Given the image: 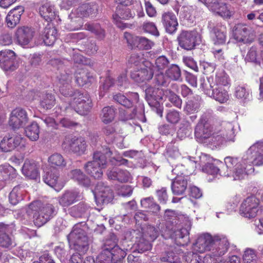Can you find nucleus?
<instances>
[{
  "label": "nucleus",
  "mask_w": 263,
  "mask_h": 263,
  "mask_svg": "<svg viewBox=\"0 0 263 263\" xmlns=\"http://www.w3.org/2000/svg\"><path fill=\"white\" fill-rule=\"evenodd\" d=\"M212 95L209 97H213L215 100L221 103L226 102L229 98L228 91L224 87L215 86L212 90Z\"/></svg>",
  "instance_id": "obj_42"
},
{
  "label": "nucleus",
  "mask_w": 263,
  "mask_h": 263,
  "mask_svg": "<svg viewBox=\"0 0 263 263\" xmlns=\"http://www.w3.org/2000/svg\"><path fill=\"white\" fill-rule=\"evenodd\" d=\"M184 257L185 263H203V258L194 252H188Z\"/></svg>",
  "instance_id": "obj_53"
},
{
  "label": "nucleus",
  "mask_w": 263,
  "mask_h": 263,
  "mask_svg": "<svg viewBox=\"0 0 263 263\" xmlns=\"http://www.w3.org/2000/svg\"><path fill=\"white\" fill-rule=\"evenodd\" d=\"M243 259L246 263H256L257 256L255 251L250 248L246 249L243 255Z\"/></svg>",
  "instance_id": "obj_55"
},
{
  "label": "nucleus",
  "mask_w": 263,
  "mask_h": 263,
  "mask_svg": "<svg viewBox=\"0 0 263 263\" xmlns=\"http://www.w3.org/2000/svg\"><path fill=\"white\" fill-rule=\"evenodd\" d=\"M84 27L86 30L93 32L95 34L100 35V37L104 36V31L101 29L99 24L87 23L85 25Z\"/></svg>",
  "instance_id": "obj_58"
},
{
  "label": "nucleus",
  "mask_w": 263,
  "mask_h": 263,
  "mask_svg": "<svg viewBox=\"0 0 263 263\" xmlns=\"http://www.w3.org/2000/svg\"><path fill=\"white\" fill-rule=\"evenodd\" d=\"M200 66L203 69L204 74H209L213 72L215 69V65L211 63L203 61L200 64Z\"/></svg>",
  "instance_id": "obj_63"
},
{
  "label": "nucleus",
  "mask_w": 263,
  "mask_h": 263,
  "mask_svg": "<svg viewBox=\"0 0 263 263\" xmlns=\"http://www.w3.org/2000/svg\"><path fill=\"white\" fill-rule=\"evenodd\" d=\"M164 98H168L175 106L180 108L182 105V100L180 97L170 89H165L164 91Z\"/></svg>",
  "instance_id": "obj_50"
},
{
  "label": "nucleus",
  "mask_w": 263,
  "mask_h": 263,
  "mask_svg": "<svg viewBox=\"0 0 263 263\" xmlns=\"http://www.w3.org/2000/svg\"><path fill=\"white\" fill-rule=\"evenodd\" d=\"M141 230V234L150 240L154 241L159 235L158 229L152 226H147L142 228Z\"/></svg>",
  "instance_id": "obj_47"
},
{
  "label": "nucleus",
  "mask_w": 263,
  "mask_h": 263,
  "mask_svg": "<svg viewBox=\"0 0 263 263\" xmlns=\"http://www.w3.org/2000/svg\"><path fill=\"white\" fill-rule=\"evenodd\" d=\"M57 34L56 28L48 24L45 28L43 35V39L45 44L47 46L52 45L57 39Z\"/></svg>",
  "instance_id": "obj_39"
},
{
  "label": "nucleus",
  "mask_w": 263,
  "mask_h": 263,
  "mask_svg": "<svg viewBox=\"0 0 263 263\" xmlns=\"http://www.w3.org/2000/svg\"><path fill=\"white\" fill-rule=\"evenodd\" d=\"M226 171L220 169L223 163L209 155L203 154L200 157L202 171L217 177L218 176L231 177L233 180L243 179L247 174L253 171V165H263V141H258L252 145L241 159L227 157L224 159Z\"/></svg>",
  "instance_id": "obj_1"
},
{
  "label": "nucleus",
  "mask_w": 263,
  "mask_h": 263,
  "mask_svg": "<svg viewBox=\"0 0 263 263\" xmlns=\"http://www.w3.org/2000/svg\"><path fill=\"white\" fill-rule=\"evenodd\" d=\"M180 15L187 20H192V16L195 17V14L192 6H186L182 8Z\"/></svg>",
  "instance_id": "obj_62"
},
{
  "label": "nucleus",
  "mask_w": 263,
  "mask_h": 263,
  "mask_svg": "<svg viewBox=\"0 0 263 263\" xmlns=\"http://www.w3.org/2000/svg\"><path fill=\"white\" fill-rule=\"evenodd\" d=\"M260 209L259 200L255 196H251L242 202L239 208V214L245 218L251 219L257 216Z\"/></svg>",
  "instance_id": "obj_13"
},
{
  "label": "nucleus",
  "mask_w": 263,
  "mask_h": 263,
  "mask_svg": "<svg viewBox=\"0 0 263 263\" xmlns=\"http://www.w3.org/2000/svg\"><path fill=\"white\" fill-rule=\"evenodd\" d=\"M27 111L20 107L13 109L10 114L9 125L14 129L23 127L28 122Z\"/></svg>",
  "instance_id": "obj_18"
},
{
  "label": "nucleus",
  "mask_w": 263,
  "mask_h": 263,
  "mask_svg": "<svg viewBox=\"0 0 263 263\" xmlns=\"http://www.w3.org/2000/svg\"><path fill=\"white\" fill-rule=\"evenodd\" d=\"M26 135L32 141H36L39 137L40 129L38 124L32 123L25 129Z\"/></svg>",
  "instance_id": "obj_46"
},
{
  "label": "nucleus",
  "mask_w": 263,
  "mask_h": 263,
  "mask_svg": "<svg viewBox=\"0 0 263 263\" xmlns=\"http://www.w3.org/2000/svg\"><path fill=\"white\" fill-rule=\"evenodd\" d=\"M118 241L114 234H110L102 246L101 251L96 259L97 263L117 262L126 256V251L119 247Z\"/></svg>",
  "instance_id": "obj_4"
},
{
  "label": "nucleus",
  "mask_w": 263,
  "mask_h": 263,
  "mask_svg": "<svg viewBox=\"0 0 263 263\" xmlns=\"http://www.w3.org/2000/svg\"><path fill=\"white\" fill-rule=\"evenodd\" d=\"M200 88L206 94L209 96L212 95L213 88L215 87L214 80L213 78L209 77L205 79L204 77H201L199 79Z\"/></svg>",
  "instance_id": "obj_43"
},
{
  "label": "nucleus",
  "mask_w": 263,
  "mask_h": 263,
  "mask_svg": "<svg viewBox=\"0 0 263 263\" xmlns=\"http://www.w3.org/2000/svg\"><path fill=\"white\" fill-rule=\"evenodd\" d=\"M116 2L120 5L117 6L116 13L113 15L112 18L117 27L123 29L125 27V24L123 23L121 20H127L133 17L135 13L127 7L130 4V0H116Z\"/></svg>",
  "instance_id": "obj_14"
},
{
  "label": "nucleus",
  "mask_w": 263,
  "mask_h": 263,
  "mask_svg": "<svg viewBox=\"0 0 263 263\" xmlns=\"http://www.w3.org/2000/svg\"><path fill=\"white\" fill-rule=\"evenodd\" d=\"M39 13L41 16L47 22H49L55 19L57 12L55 11L54 6L50 3H46L39 8Z\"/></svg>",
  "instance_id": "obj_37"
},
{
  "label": "nucleus",
  "mask_w": 263,
  "mask_h": 263,
  "mask_svg": "<svg viewBox=\"0 0 263 263\" xmlns=\"http://www.w3.org/2000/svg\"><path fill=\"white\" fill-rule=\"evenodd\" d=\"M58 86L59 88V91L65 97H72L74 91L69 84L70 82V77L66 73L61 74L58 76Z\"/></svg>",
  "instance_id": "obj_28"
},
{
  "label": "nucleus",
  "mask_w": 263,
  "mask_h": 263,
  "mask_svg": "<svg viewBox=\"0 0 263 263\" xmlns=\"http://www.w3.org/2000/svg\"><path fill=\"white\" fill-rule=\"evenodd\" d=\"M22 171L25 176L30 179H36L39 176L38 167L33 160H26Z\"/></svg>",
  "instance_id": "obj_36"
},
{
  "label": "nucleus",
  "mask_w": 263,
  "mask_h": 263,
  "mask_svg": "<svg viewBox=\"0 0 263 263\" xmlns=\"http://www.w3.org/2000/svg\"><path fill=\"white\" fill-rule=\"evenodd\" d=\"M213 41L215 44L222 45L226 43L227 39V28L225 25L218 23L211 31Z\"/></svg>",
  "instance_id": "obj_30"
},
{
  "label": "nucleus",
  "mask_w": 263,
  "mask_h": 263,
  "mask_svg": "<svg viewBox=\"0 0 263 263\" xmlns=\"http://www.w3.org/2000/svg\"><path fill=\"white\" fill-rule=\"evenodd\" d=\"M165 89L149 87L145 90V98L151 106L157 107L164 99Z\"/></svg>",
  "instance_id": "obj_25"
},
{
  "label": "nucleus",
  "mask_w": 263,
  "mask_h": 263,
  "mask_svg": "<svg viewBox=\"0 0 263 263\" xmlns=\"http://www.w3.org/2000/svg\"><path fill=\"white\" fill-rule=\"evenodd\" d=\"M214 239L211 252L203 257V263H222L219 257L224 255L229 248L230 243L224 235H215Z\"/></svg>",
  "instance_id": "obj_9"
},
{
  "label": "nucleus",
  "mask_w": 263,
  "mask_h": 263,
  "mask_svg": "<svg viewBox=\"0 0 263 263\" xmlns=\"http://www.w3.org/2000/svg\"><path fill=\"white\" fill-rule=\"evenodd\" d=\"M128 64L130 67H133L134 69L140 66L149 67L152 65V63L146 60L141 53L132 54L128 60Z\"/></svg>",
  "instance_id": "obj_38"
},
{
  "label": "nucleus",
  "mask_w": 263,
  "mask_h": 263,
  "mask_svg": "<svg viewBox=\"0 0 263 263\" xmlns=\"http://www.w3.org/2000/svg\"><path fill=\"white\" fill-rule=\"evenodd\" d=\"M167 76L173 80H178L181 76V71L176 65H172L166 71Z\"/></svg>",
  "instance_id": "obj_54"
},
{
  "label": "nucleus",
  "mask_w": 263,
  "mask_h": 263,
  "mask_svg": "<svg viewBox=\"0 0 263 263\" xmlns=\"http://www.w3.org/2000/svg\"><path fill=\"white\" fill-rule=\"evenodd\" d=\"M31 211L34 212L33 216V221L35 225L39 227L46 223L57 212L53 205H43L39 201L32 202L29 205L27 213L30 214Z\"/></svg>",
  "instance_id": "obj_8"
},
{
  "label": "nucleus",
  "mask_w": 263,
  "mask_h": 263,
  "mask_svg": "<svg viewBox=\"0 0 263 263\" xmlns=\"http://www.w3.org/2000/svg\"><path fill=\"white\" fill-rule=\"evenodd\" d=\"M93 195L98 205L107 204L110 202L114 195L112 190L103 182H99L96 185L93 191Z\"/></svg>",
  "instance_id": "obj_17"
},
{
  "label": "nucleus",
  "mask_w": 263,
  "mask_h": 263,
  "mask_svg": "<svg viewBox=\"0 0 263 263\" xmlns=\"http://www.w3.org/2000/svg\"><path fill=\"white\" fill-rule=\"evenodd\" d=\"M116 111L114 107L106 106L104 107L100 114L101 121L105 124L111 122L115 119Z\"/></svg>",
  "instance_id": "obj_45"
},
{
  "label": "nucleus",
  "mask_w": 263,
  "mask_h": 263,
  "mask_svg": "<svg viewBox=\"0 0 263 263\" xmlns=\"http://www.w3.org/2000/svg\"><path fill=\"white\" fill-rule=\"evenodd\" d=\"M55 104L54 96L51 94L43 95L40 101V105L45 109H49L53 107Z\"/></svg>",
  "instance_id": "obj_48"
},
{
  "label": "nucleus",
  "mask_w": 263,
  "mask_h": 263,
  "mask_svg": "<svg viewBox=\"0 0 263 263\" xmlns=\"http://www.w3.org/2000/svg\"><path fill=\"white\" fill-rule=\"evenodd\" d=\"M26 144V139L21 135L5 136L0 143V148L5 152H10L15 148L22 150Z\"/></svg>",
  "instance_id": "obj_15"
},
{
  "label": "nucleus",
  "mask_w": 263,
  "mask_h": 263,
  "mask_svg": "<svg viewBox=\"0 0 263 263\" xmlns=\"http://www.w3.org/2000/svg\"><path fill=\"white\" fill-rule=\"evenodd\" d=\"M16 36L18 43L24 46L27 45L33 36L32 30L27 27H22L17 29Z\"/></svg>",
  "instance_id": "obj_33"
},
{
  "label": "nucleus",
  "mask_w": 263,
  "mask_h": 263,
  "mask_svg": "<svg viewBox=\"0 0 263 263\" xmlns=\"http://www.w3.org/2000/svg\"><path fill=\"white\" fill-rule=\"evenodd\" d=\"M114 99L121 105L129 108L138 102L139 95L137 92H129L127 97H125L121 93H118L114 96Z\"/></svg>",
  "instance_id": "obj_29"
},
{
  "label": "nucleus",
  "mask_w": 263,
  "mask_h": 263,
  "mask_svg": "<svg viewBox=\"0 0 263 263\" xmlns=\"http://www.w3.org/2000/svg\"><path fill=\"white\" fill-rule=\"evenodd\" d=\"M76 81L77 84L83 86L93 81V78L86 70L82 68L78 69L75 74Z\"/></svg>",
  "instance_id": "obj_40"
},
{
  "label": "nucleus",
  "mask_w": 263,
  "mask_h": 263,
  "mask_svg": "<svg viewBox=\"0 0 263 263\" xmlns=\"http://www.w3.org/2000/svg\"><path fill=\"white\" fill-rule=\"evenodd\" d=\"M130 234L135 236V245L139 252L142 253L151 249L152 245L151 242L153 241L152 240L143 236L140 232L137 230H132Z\"/></svg>",
  "instance_id": "obj_31"
},
{
  "label": "nucleus",
  "mask_w": 263,
  "mask_h": 263,
  "mask_svg": "<svg viewBox=\"0 0 263 263\" xmlns=\"http://www.w3.org/2000/svg\"><path fill=\"white\" fill-rule=\"evenodd\" d=\"M171 224L166 226V232L168 237L174 239L176 243L183 246L189 241L188 235L191 222L188 217L183 215L174 217Z\"/></svg>",
  "instance_id": "obj_3"
},
{
  "label": "nucleus",
  "mask_w": 263,
  "mask_h": 263,
  "mask_svg": "<svg viewBox=\"0 0 263 263\" xmlns=\"http://www.w3.org/2000/svg\"><path fill=\"white\" fill-rule=\"evenodd\" d=\"M235 95L238 99L247 100L249 97V90L245 86H238L236 87Z\"/></svg>",
  "instance_id": "obj_56"
},
{
  "label": "nucleus",
  "mask_w": 263,
  "mask_h": 263,
  "mask_svg": "<svg viewBox=\"0 0 263 263\" xmlns=\"http://www.w3.org/2000/svg\"><path fill=\"white\" fill-rule=\"evenodd\" d=\"M98 6L95 3L85 4L73 10L69 17L71 22L68 24V29L70 30H77L81 29L83 22L82 18L93 17L98 12Z\"/></svg>",
  "instance_id": "obj_6"
},
{
  "label": "nucleus",
  "mask_w": 263,
  "mask_h": 263,
  "mask_svg": "<svg viewBox=\"0 0 263 263\" xmlns=\"http://www.w3.org/2000/svg\"><path fill=\"white\" fill-rule=\"evenodd\" d=\"M161 22L168 33L173 34L176 31L178 23L175 14L173 12L167 11L163 13Z\"/></svg>",
  "instance_id": "obj_27"
},
{
  "label": "nucleus",
  "mask_w": 263,
  "mask_h": 263,
  "mask_svg": "<svg viewBox=\"0 0 263 263\" xmlns=\"http://www.w3.org/2000/svg\"><path fill=\"white\" fill-rule=\"evenodd\" d=\"M69 105L81 115H85L92 107V101L89 94L84 91H74Z\"/></svg>",
  "instance_id": "obj_11"
},
{
  "label": "nucleus",
  "mask_w": 263,
  "mask_h": 263,
  "mask_svg": "<svg viewBox=\"0 0 263 263\" xmlns=\"http://www.w3.org/2000/svg\"><path fill=\"white\" fill-rule=\"evenodd\" d=\"M24 12V8L19 6L9 11L6 18V22L8 27L13 28L18 24L21 16Z\"/></svg>",
  "instance_id": "obj_32"
},
{
  "label": "nucleus",
  "mask_w": 263,
  "mask_h": 263,
  "mask_svg": "<svg viewBox=\"0 0 263 263\" xmlns=\"http://www.w3.org/2000/svg\"><path fill=\"white\" fill-rule=\"evenodd\" d=\"M89 206L84 203H80L71 209L70 214L74 217L87 216L89 213Z\"/></svg>",
  "instance_id": "obj_44"
},
{
  "label": "nucleus",
  "mask_w": 263,
  "mask_h": 263,
  "mask_svg": "<svg viewBox=\"0 0 263 263\" xmlns=\"http://www.w3.org/2000/svg\"><path fill=\"white\" fill-rule=\"evenodd\" d=\"M234 39L238 42L248 44L252 42L254 35L250 28L246 25L241 24L236 25L233 30Z\"/></svg>",
  "instance_id": "obj_19"
},
{
  "label": "nucleus",
  "mask_w": 263,
  "mask_h": 263,
  "mask_svg": "<svg viewBox=\"0 0 263 263\" xmlns=\"http://www.w3.org/2000/svg\"><path fill=\"white\" fill-rule=\"evenodd\" d=\"M124 38L132 47H137L140 49L149 50L154 46V43L143 36H133L128 32L124 33Z\"/></svg>",
  "instance_id": "obj_23"
},
{
  "label": "nucleus",
  "mask_w": 263,
  "mask_h": 263,
  "mask_svg": "<svg viewBox=\"0 0 263 263\" xmlns=\"http://www.w3.org/2000/svg\"><path fill=\"white\" fill-rule=\"evenodd\" d=\"M18 66L14 51L5 50L0 51V67L6 71H13Z\"/></svg>",
  "instance_id": "obj_20"
},
{
  "label": "nucleus",
  "mask_w": 263,
  "mask_h": 263,
  "mask_svg": "<svg viewBox=\"0 0 263 263\" xmlns=\"http://www.w3.org/2000/svg\"><path fill=\"white\" fill-rule=\"evenodd\" d=\"M142 28L146 32L149 33L156 36L159 35V32L154 23L145 22L143 24Z\"/></svg>",
  "instance_id": "obj_57"
},
{
  "label": "nucleus",
  "mask_w": 263,
  "mask_h": 263,
  "mask_svg": "<svg viewBox=\"0 0 263 263\" xmlns=\"http://www.w3.org/2000/svg\"><path fill=\"white\" fill-rule=\"evenodd\" d=\"M168 64V61L165 57L160 56L156 60L155 68H157L158 71H161V70L165 68Z\"/></svg>",
  "instance_id": "obj_61"
},
{
  "label": "nucleus",
  "mask_w": 263,
  "mask_h": 263,
  "mask_svg": "<svg viewBox=\"0 0 263 263\" xmlns=\"http://www.w3.org/2000/svg\"><path fill=\"white\" fill-rule=\"evenodd\" d=\"M166 156L172 158H176L179 157L180 153L177 146L169 144L166 148Z\"/></svg>",
  "instance_id": "obj_60"
},
{
  "label": "nucleus",
  "mask_w": 263,
  "mask_h": 263,
  "mask_svg": "<svg viewBox=\"0 0 263 263\" xmlns=\"http://www.w3.org/2000/svg\"><path fill=\"white\" fill-rule=\"evenodd\" d=\"M62 146L64 150L79 155L83 154L86 149V142L83 138H76L70 136L65 137Z\"/></svg>",
  "instance_id": "obj_16"
},
{
  "label": "nucleus",
  "mask_w": 263,
  "mask_h": 263,
  "mask_svg": "<svg viewBox=\"0 0 263 263\" xmlns=\"http://www.w3.org/2000/svg\"><path fill=\"white\" fill-rule=\"evenodd\" d=\"M215 86L225 87L229 84L228 76L224 72H220L216 75L214 81Z\"/></svg>",
  "instance_id": "obj_51"
},
{
  "label": "nucleus",
  "mask_w": 263,
  "mask_h": 263,
  "mask_svg": "<svg viewBox=\"0 0 263 263\" xmlns=\"http://www.w3.org/2000/svg\"><path fill=\"white\" fill-rule=\"evenodd\" d=\"M23 192L22 187L20 186H15L9 195V200L13 205L16 204L23 199Z\"/></svg>",
  "instance_id": "obj_49"
},
{
  "label": "nucleus",
  "mask_w": 263,
  "mask_h": 263,
  "mask_svg": "<svg viewBox=\"0 0 263 263\" xmlns=\"http://www.w3.org/2000/svg\"><path fill=\"white\" fill-rule=\"evenodd\" d=\"M111 152L108 148L103 152L97 151L93 154V160L85 165L86 173L95 179H99L103 175L102 170L106 167L107 158L111 156Z\"/></svg>",
  "instance_id": "obj_7"
},
{
  "label": "nucleus",
  "mask_w": 263,
  "mask_h": 263,
  "mask_svg": "<svg viewBox=\"0 0 263 263\" xmlns=\"http://www.w3.org/2000/svg\"><path fill=\"white\" fill-rule=\"evenodd\" d=\"M107 175L109 179L116 180L121 182H127L131 178V175L128 171L119 168H113L108 171Z\"/></svg>",
  "instance_id": "obj_34"
},
{
  "label": "nucleus",
  "mask_w": 263,
  "mask_h": 263,
  "mask_svg": "<svg viewBox=\"0 0 263 263\" xmlns=\"http://www.w3.org/2000/svg\"><path fill=\"white\" fill-rule=\"evenodd\" d=\"M48 162L52 167L46 172L44 177V181L49 186L59 192L63 187L64 183L59 179V173L54 167H63L66 165V161L61 154L55 153L48 158Z\"/></svg>",
  "instance_id": "obj_5"
},
{
  "label": "nucleus",
  "mask_w": 263,
  "mask_h": 263,
  "mask_svg": "<svg viewBox=\"0 0 263 263\" xmlns=\"http://www.w3.org/2000/svg\"><path fill=\"white\" fill-rule=\"evenodd\" d=\"M154 73L152 65L149 67L140 66L137 67L131 72V78L137 82L151 80Z\"/></svg>",
  "instance_id": "obj_26"
},
{
  "label": "nucleus",
  "mask_w": 263,
  "mask_h": 263,
  "mask_svg": "<svg viewBox=\"0 0 263 263\" xmlns=\"http://www.w3.org/2000/svg\"><path fill=\"white\" fill-rule=\"evenodd\" d=\"M160 260L163 262H168L170 263H179L180 259L178 255L173 252H166L163 253L161 257Z\"/></svg>",
  "instance_id": "obj_52"
},
{
  "label": "nucleus",
  "mask_w": 263,
  "mask_h": 263,
  "mask_svg": "<svg viewBox=\"0 0 263 263\" xmlns=\"http://www.w3.org/2000/svg\"><path fill=\"white\" fill-rule=\"evenodd\" d=\"M133 189L131 186L127 185H123L118 190V194L123 196H129L132 195Z\"/></svg>",
  "instance_id": "obj_64"
},
{
  "label": "nucleus",
  "mask_w": 263,
  "mask_h": 263,
  "mask_svg": "<svg viewBox=\"0 0 263 263\" xmlns=\"http://www.w3.org/2000/svg\"><path fill=\"white\" fill-rule=\"evenodd\" d=\"M212 119L210 114H203L195 129V135L197 138L208 139L212 145L211 139L217 135V125L212 124Z\"/></svg>",
  "instance_id": "obj_10"
},
{
  "label": "nucleus",
  "mask_w": 263,
  "mask_h": 263,
  "mask_svg": "<svg viewBox=\"0 0 263 263\" xmlns=\"http://www.w3.org/2000/svg\"><path fill=\"white\" fill-rule=\"evenodd\" d=\"M237 125L232 123L224 122L222 126H217V135L211 139L212 145L216 147L227 141H234L235 137V127Z\"/></svg>",
  "instance_id": "obj_12"
},
{
  "label": "nucleus",
  "mask_w": 263,
  "mask_h": 263,
  "mask_svg": "<svg viewBox=\"0 0 263 263\" xmlns=\"http://www.w3.org/2000/svg\"><path fill=\"white\" fill-rule=\"evenodd\" d=\"M198 34L193 31H182L177 37L180 47L186 50H192L195 46Z\"/></svg>",
  "instance_id": "obj_22"
},
{
  "label": "nucleus",
  "mask_w": 263,
  "mask_h": 263,
  "mask_svg": "<svg viewBox=\"0 0 263 263\" xmlns=\"http://www.w3.org/2000/svg\"><path fill=\"white\" fill-rule=\"evenodd\" d=\"M69 175L71 179L77 182L80 185L88 186L90 184L89 178L79 169L72 170Z\"/></svg>",
  "instance_id": "obj_41"
},
{
  "label": "nucleus",
  "mask_w": 263,
  "mask_h": 263,
  "mask_svg": "<svg viewBox=\"0 0 263 263\" xmlns=\"http://www.w3.org/2000/svg\"><path fill=\"white\" fill-rule=\"evenodd\" d=\"M80 197V193L77 190H68L59 197V202L63 206H68L76 202Z\"/></svg>",
  "instance_id": "obj_35"
},
{
  "label": "nucleus",
  "mask_w": 263,
  "mask_h": 263,
  "mask_svg": "<svg viewBox=\"0 0 263 263\" xmlns=\"http://www.w3.org/2000/svg\"><path fill=\"white\" fill-rule=\"evenodd\" d=\"M214 239V236H212L209 233L201 235L193 246V251L199 253H203L206 251L211 252L213 241H215Z\"/></svg>",
  "instance_id": "obj_24"
},
{
  "label": "nucleus",
  "mask_w": 263,
  "mask_h": 263,
  "mask_svg": "<svg viewBox=\"0 0 263 263\" xmlns=\"http://www.w3.org/2000/svg\"><path fill=\"white\" fill-rule=\"evenodd\" d=\"M180 166H177L172 170L173 174L176 175V176L173 178L169 177L170 180H173L172 183V190L173 194L180 195L182 194L185 191L187 187V176L179 175L178 171Z\"/></svg>",
  "instance_id": "obj_21"
},
{
  "label": "nucleus",
  "mask_w": 263,
  "mask_h": 263,
  "mask_svg": "<svg viewBox=\"0 0 263 263\" xmlns=\"http://www.w3.org/2000/svg\"><path fill=\"white\" fill-rule=\"evenodd\" d=\"M166 119L169 123L175 124L179 121L180 115L179 112L176 110H170L166 114Z\"/></svg>",
  "instance_id": "obj_59"
},
{
  "label": "nucleus",
  "mask_w": 263,
  "mask_h": 263,
  "mask_svg": "<svg viewBox=\"0 0 263 263\" xmlns=\"http://www.w3.org/2000/svg\"><path fill=\"white\" fill-rule=\"evenodd\" d=\"M86 228L85 222L77 223L67 236L70 248L79 252L72 255L70 263H95L92 257L89 256L84 260L80 254L85 253L89 248Z\"/></svg>",
  "instance_id": "obj_2"
}]
</instances>
